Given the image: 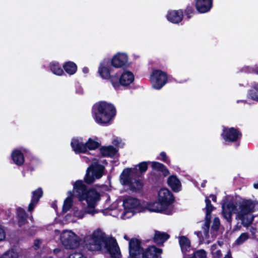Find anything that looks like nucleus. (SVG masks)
<instances>
[{"label": "nucleus", "instance_id": "obj_1", "mask_svg": "<svg viewBox=\"0 0 258 258\" xmlns=\"http://www.w3.org/2000/svg\"><path fill=\"white\" fill-rule=\"evenodd\" d=\"M91 238L92 242L86 243L89 249L100 250L102 248V244H104V248L110 254L111 258H121L120 248L114 238H106L98 231H94Z\"/></svg>", "mask_w": 258, "mask_h": 258}, {"label": "nucleus", "instance_id": "obj_2", "mask_svg": "<svg viewBox=\"0 0 258 258\" xmlns=\"http://www.w3.org/2000/svg\"><path fill=\"white\" fill-rule=\"evenodd\" d=\"M92 114L95 122L101 126H108L111 124L116 114V110L111 103L101 101L92 107Z\"/></svg>", "mask_w": 258, "mask_h": 258}, {"label": "nucleus", "instance_id": "obj_3", "mask_svg": "<svg viewBox=\"0 0 258 258\" xmlns=\"http://www.w3.org/2000/svg\"><path fill=\"white\" fill-rule=\"evenodd\" d=\"M128 249L130 258H161L163 251L153 245L144 248L141 241L136 238L130 240Z\"/></svg>", "mask_w": 258, "mask_h": 258}, {"label": "nucleus", "instance_id": "obj_4", "mask_svg": "<svg viewBox=\"0 0 258 258\" xmlns=\"http://www.w3.org/2000/svg\"><path fill=\"white\" fill-rule=\"evenodd\" d=\"M151 163V167L152 169L157 172H160L162 173L163 177H166L170 174L169 171L166 166L159 162L153 161V162H147L143 161L139 163L135 168L133 169V172L134 173L137 172L138 169L137 167H138V170L140 174H142L146 172L148 168V163Z\"/></svg>", "mask_w": 258, "mask_h": 258}, {"label": "nucleus", "instance_id": "obj_5", "mask_svg": "<svg viewBox=\"0 0 258 258\" xmlns=\"http://www.w3.org/2000/svg\"><path fill=\"white\" fill-rule=\"evenodd\" d=\"M100 200V194L96 189H88L82 198V201H86L87 203V206L85 209V213L94 214L95 213V208Z\"/></svg>", "mask_w": 258, "mask_h": 258}, {"label": "nucleus", "instance_id": "obj_6", "mask_svg": "<svg viewBox=\"0 0 258 258\" xmlns=\"http://www.w3.org/2000/svg\"><path fill=\"white\" fill-rule=\"evenodd\" d=\"M221 136L225 142L227 143H237L236 147L240 145V140L242 137L240 131L234 127H228L223 126Z\"/></svg>", "mask_w": 258, "mask_h": 258}, {"label": "nucleus", "instance_id": "obj_7", "mask_svg": "<svg viewBox=\"0 0 258 258\" xmlns=\"http://www.w3.org/2000/svg\"><path fill=\"white\" fill-rule=\"evenodd\" d=\"M104 169V166L98 163L90 165L86 170L84 182L88 184L93 183L95 179H100L103 176Z\"/></svg>", "mask_w": 258, "mask_h": 258}, {"label": "nucleus", "instance_id": "obj_8", "mask_svg": "<svg viewBox=\"0 0 258 258\" xmlns=\"http://www.w3.org/2000/svg\"><path fill=\"white\" fill-rule=\"evenodd\" d=\"M150 81L154 89L160 90L168 82V75L161 70L155 69L150 75Z\"/></svg>", "mask_w": 258, "mask_h": 258}, {"label": "nucleus", "instance_id": "obj_9", "mask_svg": "<svg viewBox=\"0 0 258 258\" xmlns=\"http://www.w3.org/2000/svg\"><path fill=\"white\" fill-rule=\"evenodd\" d=\"M62 244L67 249H73L77 248L80 245V239L72 231H63L60 236Z\"/></svg>", "mask_w": 258, "mask_h": 258}, {"label": "nucleus", "instance_id": "obj_10", "mask_svg": "<svg viewBox=\"0 0 258 258\" xmlns=\"http://www.w3.org/2000/svg\"><path fill=\"white\" fill-rule=\"evenodd\" d=\"M123 206L126 213H136L144 211V208L141 205L140 201L137 198L131 197L123 200Z\"/></svg>", "mask_w": 258, "mask_h": 258}, {"label": "nucleus", "instance_id": "obj_11", "mask_svg": "<svg viewBox=\"0 0 258 258\" xmlns=\"http://www.w3.org/2000/svg\"><path fill=\"white\" fill-rule=\"evenodd\" d=\"M255 203L251 200H244L239 205L240 211L237 214V218L243 221L245 215L254 212Z\"/></svg>", "mask_w": 258, "mask_h": 258}, {"label": "nucleus", "instance_id": "obj_12", "mask_svg": "<svg viewBox=\"0 0 258 258\" xmlns=\"http://www.w3.org/2000/svg\"><path fill=\"white\" fill-rule=\"evenodd\" d=\"M158 201L164 208H167L175 201L174 197L171 191L166 188L161 189L158 192Z\"/></svg>", "mask_w": 258, "mask_h": 258}, {"label": "nucleus", "instance_id": "obj_13", "mask_svg": "<svg viewBox=\"0 0 258 258\" xmlns=\"http://www.w3.org/2000/svg\"><path fill=\"white\" fill-rule=\"evenodd\" d=\"M183 17V10L182 9L168 11L166 15L168 21L175 24H178L182 22Z\"/></svg>", "mask_w": 258, "mask_h": 258}, {"label": "nucleus", "instance_id": "obj_14", "mask_svg": "<svg viewBox=\"0 0 258 258\" xmlns=\"http://www.w3.org/2000/svg\"><path fill=\"white\" fill-rule=\"evenodd\" d=\"M87 186L82 180H77L74 184V192L75 196L79 201L82 202V198L88 190Z\"/></svg>", "mask_w": 258, "mask_h": 258}, {"label": "nucleus", "instance_id": "obj_15", "mask_svg": "<svg viewBox=\"0 0 258 258\" xmlns=\"http://www.w3.org/2000/svg\"><path fill=\"white\" fill-rule=\"evenodd\" d=\"M43 192L41 187H38L32 192L31 199L28 207V211L31 213L43 196Z\"/></svg>", "mask_w": 258, "mask_h": 258}, {"label": "nucleus", "instance_id": "obj_16", "mask_svg": "<svg viewBox=\"0 0 258 258\" xmlns=\"http://www.w3.org/2000/svg\"><path fill=\"white\" fill-rule=\"evenodd\" d=\"M213 2V0H195V7L199 13H206L212 9Z\"/></svg>", "mask_w": 258, "mask_h": 258}, {"label": "nucleus", "instance_id": "obj_17", "mask_svg": "<svg viewBox=\"0 0 258 258\" xmlns=\"http://www.w3.org/2000/svg\"><path fill=\"white\" fill-rule=\"evenodd\" d=\"M128 60L127 55L124 53H118L111 59V65L116 68H120L124 66Z\"/></svg>", "mask_w": 258, "mask_h": 258}, {"label": "nucleus", "instance_id": "obj_18", "mask_svg": "<svg viewBox=\"0 0 258 258\" xmlns=\"http://www.w3.org/2000/svg\"><path fill=\"white\" fill-rule=\"evenodd\" d=\"M167 184L173 191L178 192L181 190L182 185L180 180L176 175H170L167 179Z\"/></svg>", "mask_w": 258, "mask_h": 258}, {"label": "nucleus", "instance_id": "obj_19", "mask_svg": "<svg viewBox=\"0 0 258 258\" xmlns=\"http://www.w3.org/2000/svg\"><path fill=\"white\" fill-rule=\"evenodd\" d=\"M135 80L132 72L128 71L123 72L120 76V84L123 87H127L132 84Z\"/></svg>", "mask_w": 258, "mask_h": 258}, {"label": "nucleus", "instance_id": "obj_20", "mask_svg": "<svg viewBox=\"0 0 258 258\" xmlns=\"http://www.w3.org/2000/svg\"><path fill=\"white\" fill-rule=\"evenodd\" d=\"M100 155L98 157L99 158L109 157H113L117 152V150L113 146L109 145L108 146H102L99 148Z\"/></svg>", "mask_w": 258, "mask_h": 258}, {"label": "nucleus", "instance_id": "obj_21", "mask_svg": "<svg viewBox=\"0 0 258 258\" xmlns=\"http://www.w3.org/2000/svg\"><path fill=\"white\" fill-rule=\"evenodd\" d=\"M169 238L170 235L168 233L155 230V234L152 240L156 245L162 246L164 243Z\"/></svg>", "mask_w": 258, "mask_h": 258}, {"label": "nucleus", "instance_id": "obj_22", "mask_svg": "<svg viewBox=\"0 0 258 258\" xmlns=\"http://www.w3.org/2000/svg\"><path fill=\"white\" fill-rule=\"evenodd\" d=\"M16 215L19 227H21L28 223V214L23 208L16 209Z\"/></svg>", "mask_w": 258, "mask_h": 258}, {"label": "nucleus", "instance_id": "obj_23", "mask_svg": "<svg viewBox=\"0 0 258 258\" xmlns=\"http://www.w3.org/2000/svg\"><path fill=\"white\" fill-rule=\"evenodd\" d=\"M71 147L76 154L86 153L85 143L80 142L78 139H73L71 143Z\"/></svg>", "mask_w": 258, "mask_h": 258}, {"label": "nucleus", "instance_id": "obj_24", "mask_svg": "<svg viewBox=\"0 0 258 258\" xmlns=\"http://www.w3.org/2000/svg\"><path fill=\"white\" fill-rule=\"evenodd\" d=\"M11 158L13 162L18 166H21L24 163V155L19 150H14L11 153Z\"/></svg>", "mask_w": 258, "mask_h": 258}, {"label": "nucleus", "instance_id": "obj_25", "mask_svg": "<svg viewBox=\"0 0 258 258\" xmlns=\"http://www.w3.org/2000/svg\"><path fill=\"white\" fill-rule=\"evenodd\" d=\"M148 209L151 212L156 213H162L167 210L162 205L160 201H155L153 202H149L147 204Z\"/></svg>", "mask_w": 258, "mask_h": 258}, {"label": "nucleus", "instance_id": "obj_26", "mask_svg": "<svg viewBox=\"0 0 258 258\" xmlns=\"http://www.w3.org/2000/svg\"><path fill=\"white\" fill-rule=\"evenodd\" d=\"M131 168H127L123 169L120 175V180L122 185H128L132 181V179L131 177Z\"/></svg>", "mask_w": 258, "mask_h": 258}, {"label": "nucleus", "instance_id": "obj_27", "mask_svg": "<svg viewBox=\"0 0 258 258\" xmlns=\"http://www.w3.org/2000/svg\"><path fill=\"white\" fill-rule=\"evenodd\" d=\"M63 70L70 76L75 74L78 69L77 64L73 61H68L65 62L62 66Z\"/></svg>", "mask_w": 258, "mask_h": 258}, {"label": "nucleus", "instance_id": "obj_28", "mask_svg": "<svg viewBox=\"0 0 258 258\" xmlns=\"http://www.w3.org/2000/svg\"><path fill=\"white\" fill-rule=\"evenodd\" d=\"M111 68L107 67L103 62L100 63L98 68V72L100 76L105 80H108L110 78Z\"/></svg>", "mask_w": 258, "mask_h": 258}, {"label": "nucleus", "instance_id": "obj_29", "mask_svg": "<svg viewBox=\"0 0 258 258\" xmlns=\"http://www.w3.org/2000/svg\"><path fill=\"white\" fill-rule=\"evenodd\" d=\"M127 186L133 192H139L142 190L144 183L141 180L135 179L134 181L132 180Z\"/></svg>", "mask_w": 258, "mask_h": 258}, {"label": "nucleus", "instance_id": "obj_30", "mask_svg": "<svg viewBox=\"0 0 258 258\" xmlns=\"http://www.w3.org/2000/svg\"><path fill=\"white\" fill-rule=\"evenodd\" d=\"M150 181L153 184V187H157L160 186L162 184L163 178L160 174L154 172L150 178Z\"/></svg>", "mask_w": 258, "mask_h": 258}, {"label": "nucleus", "instance_id": "obj_31", "mask_svg": "<svg viewBox=\"0 0 258 258\" xmlns=\"http://www.w3.org/2000/svg\"><path fill=\"white\" fill-rule=\"evenodd\" d=\"M248 96L251 99L258 102V83L253 82L252 87L248 92Z\"/></svg>", "mask_w": 258, "mask_h": 258}, {"label": "nucleus", "instance_id": "obj_32", "mask_svg": "<svg viewBox=\"0 0 258 258\" xmlns=\"http://www.w3.org/2000/svg\"><path fill=\"white\" fill-rule=\"evenodd\" d=\"M120 74L116 73L114 75H110V78L108 80H110L113 88L117 90L121 86L120 84Z\"/></svg>", "mask_w": 258, "mask_h": 258}, {"label": "nucleus", "instance_id": "obj_33", "mask_svg": "<svg viewBox=\"0 0 258 258\" xmlns=\"http://www.w3.org/2000/svg\"><path fill=\"white\" fill-rule=\"evenodd\" d=\"M49 67L51 72L56 75L61 76L64 74L63 70L58 62H51Z\"/></svg>", "mask_w": 258, "mask_h": 258}, {"label": "nucleus", "instance_id": "obj_34", "mask_svg": "<svg viewBox=\"0 0 258 258\" xmlns=\"http://www.w3.org/2000/svg\"><path fill=\"white\" fill-rule=\"evenodd\" d=\"M100 145L101 144L100 143L95 141L92 138H90L85 143L86 152H87L88 149L89 150H94L98 149Z\"/></svg>", "mask_w": 258, "mask_h": 258}, {"label": "nucleus", "instance_id": "obj_35", "mask_svg": "<svg viewBox=\"0 0 258 258\" xmlns=\"http://www.w3.org/2000/svg\"><path fill=\"white\" fill-rule=\"evenodd\" d=\"M179 243L182 250H187L190 246V242L188 238L181 236L179 238Z\"/></svg>", "mask_w": 258, "mask_h": 258}, {"label": "nucleus", "instance_id": "obj_36", "mask_svg": "<svg viewBox=\"0 0 258 258\" xmlns=\"http://www.w3.org/2000/svg\"><path fill=\"white\" fill-rule=\"evenodd\" d=\"M73 202V199L71 197H67L63 202L62 208V212L66 213L69 211L72 207Z\"/></svg>", "mask_w": 258, "mask_h": 258}, {"label": "nucleus", "instance_id": "obj_37", "mask_svg": "<svg viewBox=\"0 0 258 258\" xmlns=\"http://www.w3.org/2000/svg\"><path fill=\"white\" fill-rule=\"evenodd\" d=\"M38 161L34 159L30 160V161L25 164L26 170L28 171H33L38 165Z\"/></svg>", "mask_w": 258, "mask_h": 258}, {"label": "nucleus", "instance_id": "obj_38", "mask_svg": "<svg viewBox=\"0 0 258 258\" xmlns=\"http://www.w3.org/2000/svg\"><path fill=\"white\" fill-rule=\"evenodd\" d=\"M211 216L206 215L205 216V222L202 228L204 229V233L205 235H207L209 233L210 223L211 221Z\"/></svg>", "mask_w": 258, "mask_h": 258}, {"label": "nucleus", "instance_id": "obj_39", "mask_svg": "<svg viewBox=\"0 0 258 258\" xmlns=\"http://www.w3.org/2000/svg\"><path fill=\"white\" fill-rule=\"evenodd\" d=\"M206 207V215L211 216L212 212L214 210L215 207L211 204V202L208 198L205 199Z\"/></svg>", "mask_w": 258, "mask_h": 258}, {"label": "nucleus", "instance_id": "obj_40", "mask_svg": "<svg viewBox=\"0 0 258 258\" xmlns=\"http://www.w3.org/2000/svg\"><path fill=\"white\" fill-rule=\"evenodd\" d=\"M184 13L187 19L189 20L196 13V11L192 6L189 5L187 6L184 11H183V13Z\"/></svg>", "mask_w": 258, "mask_h": 258}, {"label": "nucleus", "instance_id": "obj_41", "mask_svg": "<svg viewBox=\"0 0 258 258\" xmlns=\"http://www.w3.org/2000/svg\"><path fill=\"white\" fill-rule=\"evenodd\" d=\"M190 258H207V253L205 250L202 249L194 252Z\"/></svg>", "mask_w": 258, "mask_h": 258}, {"label": "nucleus", "instance_id": "obj_42", "mask_svg": "<svg viewBox=\"0 0 258 258\" xmlns=\"http://www.w3.org/2000/svg\"><path fill=\"white\" fill-rule=\"evenodd\" d=\"M17 252L14 250H9L0 256V258H18Z\"/></svg>", "mask_w": 258, "mask_h": 258}, {"label": "nucleus", "instance_id": "obj_43", "mask_svg": "<svg viewBox=\"0 0 258 258\" xmlns=\"http://www.w3.org/2000/svg\"><path fill=\"white\" fill-rule=\"evenodd\" d=\"M222 212L223 217L227 220L228 222H231L232 219V213L230 212V211H227V210H226L225 204L222 205Z\"/></svg>", "mask_w": 258, "mask_h": 258}, {"label": "nucleus", "instance_id": "obj_44", "mask_svg": "<svg viewBox=\"0 0 258 258\" xmlns=\"http://www.w3.org/2000/svg\"><path fill=\"white\" fill-rule=\"evenodd\" d=\"M223 204L225 205V208L227 211L232 213L237 210V206L231 201H228Z\"/></svg>", "mask_w": 258, "mask_h": 258}, {"label": "nucleus", "instance_id": "obj_45", "mask_svg": "<svg viewBox=\"0 0 258 258\" xmlns=\"http://www.w3.org/2000/svg\"><path fill=\"white\" fill-rule=\"evenodd\" d=\"M160 157H157V159L160 160L163 162L166 163L168 165H170L171 163V161L168 159V157L166 155V154L165 152L163 151L160 153Z\"/></svg>", "mask_w": 258, "mask_h": 258}, {"label": "nucleus", "instance_id": "obj_46", "mask_svg": "<svg viewBox=\"0 0 258 258\" xmlns=\"http://www.w3.org/2000/svg\"><path fill=\"white\" fill-rule=\"evenodd\" d=\"M249 238L248 234L246 232L241 233L236 240L238 244H241Z\"/></svg>", "mask_w": 258, "mask_h": 258}, {"label": "nucleus", "instance_id": "obj_47", "mask_svg": "<svg viewBox=\"0 0 258 258\" xmlns=\"http://www.w3.org/2000/svg\"><path fill=\"white\" fill-rule=\"evenodd\" d=\"M220 225V220L218 217H215L213 220V224L212 225V228L214 231H218L219 229Z\"/></svg>", "mask_w": 258, "mask_h": 258}, {"label": "nucleus", "instance_id": "obj_48", "mask_svg": "<svg viewBox=\"0 0 258 258\" xmlns=\"http://www.w3.org/2000/svg\"><path fill=\"white\" fill-rule=\"evenodd\" d=\"M253 67L245 66L242 68L241 71L248 74H252Z\"/></svg>", "mask_w": 258, "mask_h": 258}, {"label": "nucleus", "instance_id": "obj_49", "mask_svg": "<svg viewBox=\"0 0 258 258\" xmlns=\"http://www.w3.org/2000/svg\"><path fill=\"white\" fill-rule=\"evenodd\" d=\"M6 237V233L4 229L0 226V241L5 239Z\"/></svg>", "mask_w": 258, "mask_h": 258}, {"label": "nucleus", "instance_id": "obj_50", "mask_svg": "<svg viewBox=\"0 0 258 258\" xmlns=\"http://www.w3.org/2000/svg\"><path fill=\"white\" fill-rule=\"evenodd\" d=\"M41 242L39 239H37L35 240L34 242V247H35V249H37L39 248Z\"/></svg>", "mask_w": 258, "mask_h": 258}, {"label": "nucleus", "instance_id": "obj_51", "mask_svg": "<svg viewBox=\"0 0 258 258\" xmlns=\"http://www.w3.org/2000/svg\"><path fill=\"white\" fill-rule=\"evenodd\" d=\"M215 257L220 258L222 256V252L220 250H217L215 253H212Z\"/></svg>", "mask_w": 258, "mask_h": 258}, {"label": "nucleus", "instance_id": "obj_52", "mask_svg": "<svg viewBox=\"0 0 258 258\" xmlns=\"http://www.w3.org/2000/svg\"><path fill=\"white\" fill-rule=\"evenodd\" d=\"M120 142V140H118V139H115L112 141V143L115 146H118Z\"/></svg>", "mask_w": 258, "mask_h": 258}, {"label": "nucleus", "instance_id": "obj_53", "mask_svg": "<svg viewBox=\"0 0 258 258\" xmlns=\"http://www.w3.org/2000/svg\"><path fill=\"white\" fill-rule=\"evenodd\" d=\"M252 74H255L258 75V64H255L253 67Z\"/></svg>", "mask_w": 258, "mask_h": 258}, {"label": "nucleus", "instance_id": "obj_54", "mask_svg": "<svg viewBox=\"0 0 258 258\" xmlns=\"http://www.w3.org/2000/svg\"><path fill=\"white\" fill-rule=\"evenodd\" d=\"M210 197L212 199V200L214 202H216L217 201V197L216 195H211L210 196Z\"/></svg>", "mask_w": 258, "mask_h": 258}, {"label": "nucleus", "instance_id": "obj_55", "mask_svg": "<svg viewBox=\"0 0 258 258\" xmlns=\"http://www.w3.org/2000/svg\"><path fill=\"white\" fill-rule=\"evenodd\" d=\"M89 70L87 67H84L83 68V72L85 74L89 73Z\"/></svg>", "mask_w": 258, "mask_h": 258}, {"label": "nucleus", "instance_id": "obj_56", "mask_svg": "<svg viewBox=\"0 0 258 258\" xmlns=\"http://www.w3.org/2000/svg\"><path fill=\"white\" fill-rule=\"evenodd\" d=\"M216 248L217 245L216 244H214L211 246V250H212V253L213 252V251L216 249Z\"/></svg>", "mask_w": 258, "mask_h": 258}, {"label": "nucleus", "instance_id": "obj_57", "mask_svg": "<svg viewBox=\"0 0 258 258\" xmlns=\"http://www.w3.org/2000/svg\"><path fill=\"white\" fill-rule=\"evenodd\" d=\"M224 258H232L230 251H229Z\"/></svg>", "mask_w": 258, "mask_h": 258}, {"label": "nucleus", "instance_id": "obj_58", "mask_svg": "<svg viewBox=\"0 0 258 258\" xmlns=\"http://www.w3.org/2000/svg\"><path fill=\"white\" fill-rule=\"evenodd\" d=\"M123 238L126 240L129 241V243L130 242V240H132L133 238L130 239V238L126 235H124Z\"/></svg>", "mask_w": 258, "mask_h": 258}, {"label": "nucleus", "instance_id": "obj_59", "mask_svg": "<svg viewBox=\"0 0 258 258\" xmlns=\"http://www.w3.org/2000/svg\"><path fill=\"white\" fill-rule=\"evenodd\" d=\"M52 207L56 210L57 209V205L56 202H53L52 204Z\"/></svg>", "mask_w": 258, "mask_h": 258}, {"label": "nucleus", "instance_id": "obj_60", "mask_svg": "<svg viewBox=\"0 0 258 258\" xmlns=\"http://www.w3.org/2000/svg\"><path fill=\"white\" fill-rule=\"evenodd\" d=\"M195 234H196L198 237H200L202 235L201 231H196L195 232Z\"/></svg>", "mask_w": 258, "mask_h": 258}, {"label": "nucleus", "instance_id": "obj_61", "mask_svg": "<svg viewBox=\"0 0 258 258\" xmlns=\"http://www.w3.org/2000/svg\"><path fill=\"white\" fill-rule=\"evenodd\" d=\"M253 186L255 188L258 189V182L257 183L254 184Z\"/></svg>", "mask_w": 258, "mask_h": 258}, {"label": "nucleus", "instance_id": "obj_62", "mask_svg": "<svg viewBox=\"0 0 258 258\" xmlns=\"http://www.w3.org/2000/svg\"><path fill=\"white\" fill-rule=\"evenodd\" d=\"M205 184L204 183H202L201 186L202 187H205Z\"/></svg>", "mask_w": 258, "mask_h": 258}, {"label": "nucleus", "instance_id": "obj_63", "mask_svg": "<svg viewBox=\"0 0 258 258\" xmlns=\"http://www.w3.org/2000/svg\"><path fill=\"white\" fill-rule=\"evenodd\" d=\"M69 194H70L71 195H73V194L72 193V191H69Z\"/></svg>", "mask_w": 258, "mask_h": 258}, {"label": "nucleus", "instance_id": "obj_64", "mask_svg": "<svg viewBox=\"0 0 258 258\" xmlns=\"http://www.w3.org/2000/svg\"><path fill=\"white\" fill-rule=\"evenodd\" d=\"M243 102H246V101H242Z\"/></svg>", "mask_w": 258, "mask_h": 258}]
</instances>
